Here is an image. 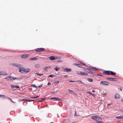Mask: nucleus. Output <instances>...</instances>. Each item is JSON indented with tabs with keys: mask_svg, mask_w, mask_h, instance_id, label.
<instances>
[{
	"mask_svg": "<svg viewBox=\"0 0 123 123\" xmlns=\"http://www.w3.org/2000/svg\"><path fill=\"white\" fill-rule=\"evenodd\" d=\"M103 73L104 74H105L108 75L111 74L112 75H116V73L113 72L112 71H104L103 72Z\"/></svg>",
	"mask_w": 123,
	"mask_h": 123,
	"instance_id": "nucleus-1",
	"label": "nucleus"
},
{
	"mask_svg": "<svg viewBox=\"0 0 123 123\" xmlns=\"http://www.w3.org/2000/svg\"><path fill=\"white\" fill-rule=\"evenodd\" d=\"M92 118L97 121V122L99 121H101L102 120V119L100 117L97 116H92Z\"/></svg>",
	"mask_w": 123,
	"mask_h": 123,
	"instance_id": "nucleus-2",
	"label": "nucleus"
},
{
	"mask_svg": "<svg viewBox=\"0 0 123 123\" xmlns=\"http://www.w3.org/2000/svg\"><path fill=\"white\" fill-rule=\"evenodd\" d=\"M76 73L77 74H78L80 75L86 76H87L88 75V74L87 73L83 72H79L78 71H77Z\"/></svg>",
	"mask_w": 123,
	"mask_h": 123,
	"instance_id": "nucleus-3",
	"label": "nucleus"
},
{
	"mask_svg": "<svg viewBox=\"0 0 123 123\" xmlns=\"http://www.w3.org/2000/svg\"><path fill=\"white\" fill-rule=\"evenodd\" d=\"M100 84L102 85H109V83L105 81H101L100 83Z\"/></svg>",
	"mask_w": 123,
	"mask_h": 123,
	"instance_id": "nucleus-4",
	"label": "nucleus"
},
{
	"mask_svg": "<svg viewBox=\"0 0 123 123\" xmlns=\"http://www.w3.org/2000/svg\"><path fill=\"white\" fill-rule=\"evenodd\" d=\"M44 50V49L43 48H38L35 49V50L37 52H40L42 51H43Z\"/></svg>",
	"mask_w": 123,
	"mask_h": 123,
	"instance_id": "nucleus-5",
	"label": "nucleus"
},
{
	"mask_svg": "<svg viewBox=\"0 0 123 123\" xmlns=\"http://www.w3.org/2000/svg\"><path fill=\"white\" fill-rule=\"evenodd\" d=\"M50 59L51 60H53L56 59H58L59 58L57 56H50L49 57Z\"/></svg>",
	"mask_w": 123,
	"mask_h": 123,
	"instance_id": "nucleus-6",
	"label": "nucleus"
},
{
	"mask_svg": "<svg viewBox=\"0 0 123 123\" xmlns=\"http://www.w3.org/2000/svg\"><path fill=\"white\" fill-rule=\"evenodd\" d=\"M50 99L51 100H53L55 101H58L61 100V99L60 98H56L53 97L51 98Z\"/></svg>",
	"mask_w": 123,
	"mask_h": 123,
	"instance_id": "nucleus-7",
	"label": "nucleus"
},
{
	"mask_svg": "<svg viewBox=\"0 0 123 123\" xmlns=\"http://www.w3.org/2000/svg\"><path fill=\"white\" fill-rule=\"evenodd\" d=\"M107 80L111 81H115L117 79L116 78H112L111 77H107L106 78Z\"/></svg>",
	"mask_w": 123,
	"mask_h": 123,
	"instance_id": "nucleus-8",
	"label": "nucleus"
},
{
	"mask_svg": "<svg viewBox=\"0 0 123 123\" xmlns=\"http://www.w3.org/2000/svg\"><path fill=\"white\" fill-rule=\"evenodd\" d=\"M7 74L6 72L4 71H1L0 72V75H5Z\"/></svg>",
	"mask_w": 123,
	"mask_h": 123,
	"instance_id": "nucleus-9",
	"label": "nucleus"
},
{
	"mask_svg": "<svg viewBox=\"0 0 123 123\" xmlns=\"http://www.w3.org/2000/svg\"><path fill=\"white\" fill-rule=\"evenodd\" d=\"M24 69L23 68H20L19 69V71L21 73H24Z\"/></svg>",
	"mask_w": 123,
	"mask_h": 123,
	"instance_id": "nucleus-10",
	"label": "nucleus"
},
{
	"mask_svg": "<svg viewBox=\"0 0 123 123\" xmlns=\"http://www.w3.org/2000/svg\"><path fill=\"white\" fill-rule=\"evenodd\" d=\"M86 72L88 73H90L91 74H93L94 73V72H92L91 71V70L89 69H87Z\"/></svg>",
	"mask_w": 123,
	"mask_h": 123,
	"instance_id": "nucleus-11",
	"label": "nucleus"
},
{
	"mask_svg": "<svg viewBox=\"0 0 123 123\" xmlns=\"http://www.w3.org/2000/svg\"><path fill=\"white\" fill-rule=\"evenodd\" d=\"M29 56V55L28 54H24L21 55V57L23 58H25L28 57Z\"/></svg>",
	"mask_w": 123,
	"mask_h": 123,
	"instance_id": "nucleus-12",
	"label": "nucleus"
},
{
	"mask_svg": "<svg viewBox=\"0 0 123 123\" xmlns=\"http://www.w3.org/2000/svg\"><path fill=\"white\" fill-rule=\"evenodd\" d=\"M10 86L11 88H19V87L18 86H14L11 85Z\"/></svg>",
	"mask_w": 123,
	"mask_h": 123,
	"instance_id": "nucleus-13",
	"label": "nucleus"
},
{
	"mask_svg": "<svg viewBox=\"0 0 123 123\" xmlns=\"http://www.w3.org/2000/svg\"><path fill=\"white\" fill-rule=\"evenodd\" d=\"M12 66L17 67L18 68H19V67H20V65H18V64L16 63H12Z\"/></svg>",
	"mask_w": 123,
	"mask_h": 123,
	"instance_id": "nucleus-14",
	"label": "nucleus"
},
{
	"mask_svg": "<svg viewBox=\"0 0 123 123\" xmlns=\"http://www.w3.org/2000/svg\"><path fill=\"white\" fill-rule=\"evenodd\" d=\"M120 98V95L118 94H116L115 95V98Z\"/></svg>",
	"mask_w": 123,
	"mask_h": 123,
	"instance_id": "nucleus-15",
	"label": "nucleus"
},
{
	"mask_svg": "<svg viewBox=\"0 0 123 123\" xmlns=\"http://www.w3.org/2000/svg\"><path fill=\"white\" fill-rule=\"evenodd\" d=\"M17 78L15 77H11V78L10 79V80L11 81H13L14 80H16L17 79Z\"/></svg>",
	"mask_w": 123,
	"mask_h": 123,
	"instance_id": "nucleus-16",
	"label": "nucleus"
},
{
	"mask_svg": "<svg viewBox=\"0 0 123 123\" xmlns=\"http://www.w3.org/2000/svg\"><path fill=\"white\" fill-rule=\"evenodd\" d=\"M37 58L36 57L32 58H30L29 59L30 60H37Z\"/></svg>",
	"mask_w": 123,
	"mask_h": 123,
	"instance_id": "nucleus-17",
	"label": "nucleus"
},
{
	"mask_svg": "<svg viewBox=\"0 0 123 123\" xmlns=\"http://www.w3.org/2000/svg\"><path fill=\"white\" fill-rule=\"evenodd\" d=\"M74 65L77 66V67L80 68H81L82 67L80 65L76 63H74Z\"/></svg>",
	"mask_w": 123,
	"mask_h": 123,
	"instance_id": "nucleus-18",
	"label": "nucleus"
},
{
	"mask_svg": "<svg viewBox=\"0 0 123 123\" xmlns=\"http://www.w3.org/2000/svg\"><path fill=\"white\" fill-rule=\"evenodd\" d=\"M30 70V69H24V72L27 73Z\"/></svg>",
	"mask_w": 123,
	"mask_h": 123,
	"instance_id": "nucleus-19",
	"label": "nucleus"
},
{
	"mask_svg": "<svg viewBox=\"0 0 123 123\" xmlns=\"http://www.w3.org/2000/svg\"><path fill=\"white\" fill-rule=\"evenodd\" d=\"M76 82H77L79 84H81V83L83 84V83L80 80H77L76 81Z\"/></svg>",
	"mask_w": 123,
	"mask_h": 123,
	"instance_id": "nucleus-20",
	"label": "nucleus"
},
{
	"mask_svg": "<svg viewBox=\"0 0 123 123\" xmlns=\"http://www.w3.org/2000/svg\"><path fill=\"white\" fill-rule=\"evenodd\" d=\"M64 71L65 72L66 71H67V72L69 71V68H65L64 69Z\"/></svg>",
	"mask_w": 123,
	"mask_h": 123,
	"instance_id": "nucleus-21",
	"label": "nucleus"
},
{
	"mask_svg": "<svg viewBox=\"0 0 123 123\" xmlns=\"http://www.w3.org/2000/svg\"><path fill=\"white\" fill-rule=\"evenodd\" d=\"M116 118L121 119L122 118H123V116H117L116 117Z\"/></svg>",
	"mask_w": 123,
	"mask_h": 123,
	"instance_id": "nucleus-22",
	"label": "nucleus"
},
{
	"mask_svg": "<svg viewBox=\"0 0 123 123\" xmlns=\"http://www.w3.org/2000/svg\"><path fill=\"white\" fill-rule=\"evenodd\" d=\"M60 69V68H57V67L55 68H54V69H55V70L57 71H58Z\"/></svg>",
	"mask_w": 123,
	"mask_h": 123,
	"instance_id": "nucleus-23",
	"label": "nucleus"
},
{
	"mask_svg": "<svg viewBox=\"0 0 123 123\" xmlns=\"http://www.w3.org/2000/svg\"><path fill=\"white\" fill-rule=\"evenodd\" d=\"M11 76H8L7 77H6L5 78V79H7L8 80H10V79L11 78Z\"/></svg>",
	"mask_w": 123,
	"mask_h": 123,
	"instance_id": "nucleus-24",
	"label": "nucleus"
},
{
	"mask_svg": "<svg viewBox=\"0 0 123 123\" xmlns=\"http://www.w3.org/2000/svg\"><path fill=\"white\" fill-rule=\"evenodd\" d=\"M87 80L90 82H92L93 81L91 79L88 78L87 79Z\"/></svg>",
	"mask_w": 123,
	"mask_h": 123,
	"instance_id": "nucleus-25",
	"label": "nucleus"
},
{
	"mask_svg": "<svg viewBox=\"0 0 123 123\" xmlns=\"http://www.w3.org/2000/svg\"><path fill=\"white\" fill-rule=\"evenodd\" d=\"M51 68V67L50 66L49 67H46L45 68H44V69H45L46 71H47V69H48L49 68Z\"/></svg>",
	"mask_w": 123,
	"mask_h": 123,
	"instance_id": "nucleus-26",
	"label": "nucleus"
},
{
	"mask_svg": "<svg viewBox=\"0 0 123 123\" xmlns=\"http://www.w3.org/2000/svg\"><path fill=\"white\" fill-rule=\"evenodd\" d=\"M35 74H37V75H38V76H41V75H43V74H40L39 73H36Z\"/></svg>",
	"mask_w": 123,
	"mask_h": 123,
	"instance_id": "nucleus-27",
	"label": "nucleus"
},
{
	"mask_svg": "<svg viewBox=\"0 0 123 123\" xmlns=\"http://www.w3.org/2000/svg\"><path fill=\"white\" fill-rule=\"evenodd\" d=\"M31 87H35V88H36V89H37V87L36 86V85H33V84L32 85H31Z\"/></svg>",
	"mask_w": 123,
	"mask_h": 123,
	"instance_id": "nucleus-28",
	"label": "nucleus"
},
{
	"mask_svg": "<svg viewBox=\"0 0 123 123\" xmlns=\"http://www.w3.org/2000/svg\"><path fill=\"white\" fill-rule=\"evenodd\" d=\"M2 97L3 98L5 99V98L6 96L5 95H0V97Z\"/></svg>",
	"mask_w": 123,
	"mask_h": 123,
	"instance_id": "nucleus-29",
	"label": "nucleus"
},
{
	"mask_svg": "<svg viewBox=\"0 0 123 123\" xmlns=\"http://www.w3.org/2000/svg\"><path fill=\"white\" fill-rule=\"evenodd\" d=\"M25 100L28 101V102H31V101H34L33 100H31V99H27V100Z\"/></svg>",
	"mask_w": 123,
	"mask_h": 123,
	"instance_id": "nucleus-30",
	"label": "nucleus"
},
{
	"mask_svg": "<svg viewBox=\"0 0 123 123\" xmlns=\"http://www.w3.org/2000/svg\"><path fill=\"white\" fill-rule=\"evenodd\" d=\"M75 114L74 115V116H80L76 114V111H75Z\"/></svg>",
	"mask_w": 123,
	"mask_h": 123,
	"instance_id": "nucleus-31",
	"label": "nucleus"
},
{
	"mask_svg": "<svg viewBox=\"0 0 123 123\" xmlns=\"http://www.w3.org/2000/svg\"><path fill=\"white\" fill-rule=\"evenodd\" d=\"M53 76L52 75H50L48 77H51V78H53Z\"/></svg>",
	"mask_w": 123,
	"mask_h": 123,
	"instance_id": "nucleus-32",
	"label": "nucleus"
},
{
	"mask_svg": "<svg viewBox=\"0 0 123 123\" xmlns=\"http://www.w3.org/2000/svg\"><path fill=\"white\" fill-rule=\"evenodd\" d=\"M92 68L93 69H94L95 70H97V69L95 68V67H92ZM97 70H98V69H97Z\"/></svg>",
	"mask_w": 123,
	"mask_h": 123,
	"instance_id": "nucleus-33",
	"label": "nucleus"
},
{
	"mask_svg": "<svg viewBox=\"0 0 123 123\" xmlns=\"http://www.w3.org/2000/svg\"><path fill=\"white\" fill-rule=\"evenodd\" d=\"M39 66V65L38 64H37L36 65L35 67H36L38 68Z\"/></svg>",
	"mask_w": 123,
	"mask_h": 123,
	"instance_id": "nucleus-34",
	"label": "nucleus"
},
{
	"mask_svg": "<svg viewBox=\"0 0 123 123\" xmlns=\"http://www.w3.org/2000/svg\"><path fill=\"white\" fill-rule=\"evenodd\" d=\"M97 123H103V122H102L101 121H99L97 122Z\"/></svg>",
	"mask_w": 123,
	"mask_h": 123,
	"instance_id": "nucleus-35",
	"label": "nucleus"
},
{
	"mask_svg": "<svg viewBox=\"0 0 123 123\" xmlns=\"http://www.w3.org/2000/svg\"><path fill=\"white\" fill-rule=\"evenodd\" d=\"M86 93H89L90 94H92V93H91L90 92H86Z\"/></svg>",
	"mask_w": 123,
	"mask_h": 123,
	"instance_id": "nucleus-36",
	"label": "nucleus"
},
{
	"mask_svg": "<svg viewBox=\"0 0 123 123\" xmlns=\"http://www.w3.org/2000/svg\"><path fill=\"white\" fill-rule=\"evenodd\" d=\"M47 85L49 86L50 85H51V83L50 82H49L48 83Z\"/></svg>",
	"mask_w": 123,
	"mask_h": 123,
	"instance_id": "nucleus-37",
	"label": "nucleus"
},
{
	"mask_svg": "<svg viewBox=\"0 0 123 123\" xmlns=\"http://www.w3.org/2000/svg\"><path fill=\"white\" fill-rule=\"evenodd\" d=\"M118 89L119 90V91H122V89L121 88H119Z\"/></svg>",
	"mask_w": 123,
	"mask_h": 123,
	"instance_id": "nucleus-38",
	"label": "nucleus"
},
{
	"mask_svg": "<svg viewBox=\"0 0 123 123\" xmlns=\"http://www.w3.org/2000/svg\"><path fill=\"white\" fill-rule=\"evenodd\" d=\"M70 82H76V81L70 80Z\"/></svg>",
	"mask_w": 123,
	"mask_h": 123,
	"instance_id": "nucleus-39",
	"label": "nucleus"
},
{
	"mask_svg": "<svg viewBox=\"0 0 123 123\" xmlns=\"http://www.w3.org/2000/svg\"><path fill=\"white\" fill-rule=\"evenodd\" d=\"M70 92H71L72 93H73L74 92L70 90Z\"/></svg>",
	"mask_w": 123,
	"mask_h": 123,
	"instance_id": "nucleus-40",
	"label": "nucleus"
},
{
	"mask_svg": "<svg viewBox=\"0 0 123 123\" xmlns=\"http://www.w3.org/2000/svg\"><path fill=\"white\" fill-rule=\"evenodd\" d=\"M8 99H9L11 101L12 100V99L9 98L8 97H6Z\"/></svg>",
	"mask_w": 123,
	"mask_h": 123,
	"instance_id": "nucleus-41",
	"label": "nucleus"
},
{
	"mask_svg": "<svg viewBox=\"0 0 123 123\" xmlns=\"http://www.w3.org/2000/svg\"><path fill=\"white\" fill-rule=\"evenodd\" d=\"M39 97V96H37V97H32V98H37V97Z\"/></svg>",
	"mask_w": 123,
	"mask_h": 123,
	"instance_id": "nucleus-42",
	"label": "nucleus"
},
{
	"mask_svg": "<svg viewBox=\"0 0 123 123\" xmlns=\"http://www.w3.org/2000/svg\"><path fill=\"white\" fill-rule=\"evenodd\" d=\"M56 92V91H53V92H52V93H55Z\"/></svg>",
	"mask_w": 123,
	"mask_h": 123,
	"instance_id": "nucleus-43",
	"label": "nucleus"
},
{
	"mask_svg": "<svg viewBox=\"0 0 123 123\" xmlns=\"http://www.w3.org/2000/svg\"><path fill=\"white\" fill-rule=\"evenodd\" d=\"M42 85H41L39 86H38V87H39V88H40V87H42Z\"/></svg>",
	"mask_w": 123,
	"mask_h": 123,
	"instance_id": "nucleus-44",
	"label": "nucleus"
},
{
	"mask_svg": "<svg viewBox=\"0 0 123 123\" xmlns=\"http://www.w3.org/2000/svg\"><path fill=\"white\" fill-rule=\"evenodd\" d=\"M121 101L122 102H123V99H121Z\"/></svg>",
	"mask_w": 123,
	"mask_h": 123,
	"instance_id": "nucleus-45",
	"label": "nucleus"
},
{
	"mask_svg": "<svg viewBox=\"0 0 123 123\" xmlns=\"http://www.w3.org/2000/svg\"><path fill=\"white\" fill-rule=\"evenodd\" d=\"M91 95L94 96H95V95L94 94H92H92H91Z\"/></svg>",
	"mask_w": 123,
	"mask_h": 123,
	"instance_id": "nucleus-46",
	"label": "nucleus"
},
{
	"mask_svg": "<svg viewBox=\"0 0 123 123\" xmlns=\"http://www.w3.org/2000/svg\"><path fill=\"white\" fill-rule=\"evenodd\" d=\"M111 104H108L107 105H111Z\"/></svg>",
	"mask_w": 123,
	"mask_h": 123,
	"instance_id": "nucleus-47",
	"label": "nucleus"
},
{
	"mask_svg": "<svg viewBox=\"0 0 123 123\" xmlns=\"http://www.w3.org/2000/svg\"><path fill=\"white\" fill-rule=\"evenodd\" d=\"M64 76H65V77H68V75H65Z\"/></svg>",
	"mask_w": 123,
	"mask_h": 123,
	"instance_id": "nucleus-48",
	"label": "nucleus"
},
{
	"mask_svg": "<svg viewBox=\"0 0 123 123\" xmlns=\"http://www.w3.org/2000/svg\"><path fill=\"white\" fill-rule=\"evenodd\" d=\"M92 91L93 92H94L95 91L94 90H92Z\"/></svg>",
	"mask_w": 123,
	"mask_h": 123,
	"instance_id": "nucleus-49",
	"label": "nucleus"
},
{
	"mask_svg": "<svg viewBox=\"0 0 123 123\" xmlns=\"http://www.w3.org/2000/svg\"><path fill=\"white\" fill-rule=\"evenodd\" d=\"M39 101L40 102H41L42 101V100H40Z\"/></svg>",
	"mask_w": 123,
	"mask_h": 123,
	"instance_id": "nucleus-50",
	"label": "nucleus"
},
{
	"mask_svg": "<svg viewBox=\"0 0 123 123\" xmlns=\"http://www.w3.org/2000/svg\"><path fill=\"white\" fill-rule=\"evenodd\" d=\"M11 101L12 102H13V103H14V102H13L12 101V100Z\"/></svg>",
	"mask_w": 123,
	"mask_h": 123,
	"instance_id": "nucleus-51",
	"label": "nucleus"
},
{
	"mask_svg": "<svg viewBox=\"0 0 123 123\" xmlns=\"http://www.w3.org/2000/svg\"><path fill=\"white\" fill-rule=\"evenodd\" d=\"M71 71V69H70V71Z\"/></svg>",
	"mask_w": 123,
	"mask_h": 123,
	"instance_id": "nucleus-52",
	"label": "nucleus"
},
{
	"mask_svg": "<svg viewBox=\"0 0 123 123\" xmlns=\"http://www.w3.org/2000/svg\"><path fill=\"white\" fill-rule=\"evenodd\" d=\"M42 100H43V99H44L43 98H42V99H41Z\"/></svg>",
	"mask_w": 123,
	"mask_h": 123,
	"instance_id": "nucleus-53",
	"label": "nucleus"
}]
</instances>
